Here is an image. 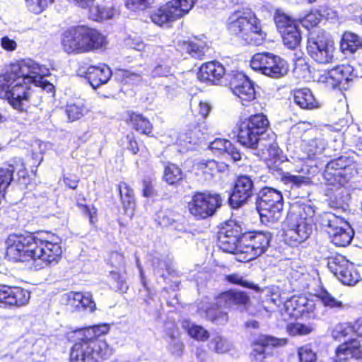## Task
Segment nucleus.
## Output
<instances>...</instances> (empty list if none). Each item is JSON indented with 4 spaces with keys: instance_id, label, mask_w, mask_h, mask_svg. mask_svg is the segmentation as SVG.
Listing matches in <instances>:
<instances>
[{
    "instance_id": "obj_1",
    "label": "nucleus",
    "mask_w": 362,
    "mask_h": 362,
    "mask_svg": "<svg viewBox=\"0 0 362 362\" xmlns=\"http://www.w3.org/2000/svg\"><path fill=\"white\" fill-rule=\"evenodd\" d=\"M45 71V67L30 59L11 64L8 71L0 76V98L6 99L16 110H25L32 86L41 81L39 75Z\"/></svg>"
},
{
    "instance_id": "obj_2",
    "label": "nucleus",
    "mask_w": 362,
    "mask_h": 362,
    "mask_svg": "<svg viewBox=\"0 0 362 362\" xmlns=\"http://www.w3.org/2000/svg\"><path fill=\"white\" fill-rule=\"evenodd\" d=\"M227 27L232 35L240 37L250 45H262L267 36L260 21L250 10L236 11L231 13Z\"/></svg>"
},
{
    "instance_id": "obj_3",
    "label": "nucleus",
    "mask_w": 362,
    "mask_h": 362,
    "mask_svg": "<svg viewBox=\"0 0 362 362\" xmlns=\"http://www.w3.org/2000/svg\"><path fill=\"white\" fill-rule=\"evenodd\" d=\"M105 37L95 30L85 26L73 27L64 31L61 44L68 54L85 53L101 48Z\"/></svg>"
},
{
    "instance_id": "obj_4",
    "label": "nucleus",
    "mask_w": 362,
    "mask_h": 362,
    "mask_svg": "<svg viewBox=\"0 0 362 362\" xmlns=\"http://www.w3.org/2000/svg\"><path fill=\"white\" fill-rule=\"evenodd\" d=\"M269 121L262 114L240 120L238 124V141L243 146L257 149L268 133Z\"/></svg>"
},
{
    "instance_id": "obj_5",
    "label": "nucleus",
    "mask_w": 362,
    "mask_h": 362,
    "mask_svg": "<svg viewBox=\"0 0 362 362\" xmlns=\"http://www.w3.org/2000/svg\"><path fill=\"white\" fill-rule=\"evenodd\" d=\"M112 354V349L103 339H87L76 341L71 349L70 362H103Z\"/></svg>"
},
{
    "instance_id": "obj_6",
    "label": "nucleus",
    "mask_w": 362,
    "mask_h": 362,
    "mask_svg": "<svg viewBox=\"0 0 362 362\" xmlns=\"http://www.w3.org/2000/svg\"><path fill=\"white\" fill-rule=\"evenodd\" d=\"M284 206L281 192L270 187L263 188L257 200V209L262 220L274 222L281 219Z\"/></svg>"
},
{
    "instance_id": "obj_7",
    "label": "nucleus",
    "mask_w": 362,
    "mask_h": 362,
    "mask_svg": "<svg viewBox=\"0 0 362 362\" xmlns=\"http://www.w3.org/2000/svg\"><path fill=\"white\" fill-rule=\"evenodd\" d=\"M250 66L255 71L272 78H282L288 71V64L286 60L269 52L255 54L250 60Z\"/></svg>"
},
{
    "instance_id": "obj_8",
    "label": "nucleus",
    "mask_w": 362,
    "mask_h": 362,
    "mask_svg": "<svg viewBox=\"0 0 362 362\" xmlns=\"http://www.w3.org/2000/svg\"><path fill=\"white\" fill-rule=\"evenodd\" d=\"M308 54L317 63L332 62L335 50L334 43L323 30L310 33L307 43Z\"/></svg>"
},
{
    "instance_id": "obj_9",
    "label": "nucleus",
    "mask_w": 362,
    "mask_h": 362,
    "mask_svg": "<svg viewBox=\"0 0 362 362\" xmlns=\"http://www.w3.org/2000/svg\"><path fill=\"white\" fill-rule=\"evenodd\" d=\"M272 239L269 232H250L242 235L240 242V250L245 255L240 261L252 260L267 250Z\"/></svg>"
},
{
    "instance_id": "obj_10",
    "label": "nucleus",
    "mask_w": 362,
    "mask_h": 362,
    "mask_svg": "<svg viewBox=\"0 0 362 362\" xmlns=\"http://www.w3.org/2000/svg\"><path fill=\"white\" fill-rule=\"evenodd\" d=\"M6 256L14 262H28L33 258L35 236L10 235L6 241Z\"/></svg>"
},
{
    "instance_id": "obj_11",
    "label": "nucleus",
    "mask_w": 362,
    "mask_h": 362,
    "mask_svg": "<svg viewBox=\"0 0 362 362\" xmlns=\"http://www.w3.org/2000/svg\"><path fill=\"white\" fill-rule=\"evenodd\" d=\"M322 224L327 227L331 242L337 246L345 247L350 244L354 230L344 218L332 213H327L322 218Z\"/></svg>"
},
{
    "instance_id": "obj_12",
    "label": "nucleus",
    "mask_w": 362,
    "mask_h": 362,
    "mask_svg": "<svg viewBox=\"0 0 362 362\" xmlns=\"http://www.w3.org/2000/svg\"><path fill=\"white\" fill-rule=\"evenodd\" d=\"M311 218L298 213H291L286 218L288 228L285 230V240L292 245L304 242L312 233Z\"/></svg>"
},
{
    "instance_id": "obj_13",
    "label": "nucleus",
    "mask_w": 362,
    "mask_h": 362,
    "mask_svg": "<svg viewBox=\"0 0 362 362\" xmlns=\"http://www.w3.org/2000/svg\"><path fill=\"white\" fill-rule=\"evenodd\" d=\"M346 157H339L329 162L324 172V177L327 185H345L356 173L354 165Z\"/></svg>"
},
{
    "instance_id": "obj_14",
    "label": "nucleus",
    "mask_w": 362,
    "mask_h": 362,
    "mask_svg": "<svg viewBox=\"0 0 362 362\" xmlns=\"http://www.w3.org/2000/svg\"><path fill=\"white\" fill-rule=\"evenodd\" d=\"M35 245L36 247L33 248V260L41 262L35 265L37 269L58 263L62 253L58 242L43 240L35 236Z\"/></svg>"
},
{
    "instance_id": "obj_15",
    "label": "nucleus",
    "mask_w": 362,
    "mask_h": 362,
    "mask_svg": "<svg viewBox=\"0 0 362 362\" xmlns=\"http://www.w3.org/2000/svg\"><path fill=\"white\" fill-rule=\"evenodd\" d=\"M221 205L218 194L206 192H197L188 203V209L192 215L197 218H206L212 216Z\"/></svg>"
},
{
    "instance_id": "obj_16",
    "label": "nucleus",
    "mask_w": 362,
    "mask_h": 362,
    "mask_svg": "<svg viewBox=\"0 0 362 362\" xmlns=\"http://www.w3.org/2000/svg\"><path fill=\"white\" fill-rule=\"evenodd\" d=\"M277 28L285 46L290 49L297 48L301 42V34L296 21L285 13L277 11L274 16Z\"/></svg>"
},
{
    "instance_id": "obj_17",
    "label": "nucleus",
    "mask_w": 362,
    "mask_h": 362,
    "mask_svg": "<svg viewBox=\"0 0 362 362\" xmlns=\"http://www.w3.org/2000/svg\"><path fill=\"white\" fill-rule=\"evenodd\" d=\"M226 85L243 105L255 98L256 93L252 81L243 73L232 71L226 75Z\"/></svg>"
},
{
    "instance_id": "obj_18",
    "label": "nucleus",
    "mask_w": 362,
    "mask_h": 362,
    "mask_svg": "<svg viewBox=\"0 0 362 362\" xmlns=\"http://www.w3.org/2000/svg\"><path fill=\"white\" fill-rule=\"evenodd\" d=\"M328 269L344 284L352 286L360 279L354 266L342 255L331 257L328 260Z\"/></svg>"
},
{
    "instance_id": "obj_19",
    "label": "nucleus",
    "mask_w": 362,
    "mask_h": 362,
    "mask_svg": "<svg viewBox=\"0 0 362 362\" xmlns=\"http://www.w3.org/2000/svg\"><path fill=\"white\" fill-rule=\"evenodd\" d=\"M242 235L240 226L233 222L228 223L226 227L219 233L218 238L219 247L226 252L243 255L240 250Z\"/></svg>"
},
{
    "instance_id": "obj_20",
    "label": "nucleus",
    "mask_w": 362,
    "mask_h": 362,
    "mask_svg": "<svg viewBox=\"0 0 362 362\" xmlns=\"http://www.w3.org/2000/svg\"><path fill=\"white\" fill-rule=\"evenodd\" d=\"M360 76H362L361 69H355L350 64H341L327 71L326 82L333 88L341 86L345 88V85L349 81Z\"/></svg>"
},
{
    "instance_id": "obj_21",
    "label": "nucleus",
    "mask_w": 362,
    "mask_h": 362,
    "mask_svg": "<svg viewBox=\"0 0 362 362\" xmlns=\"http://www.w3.org/2000/svg\"><path fill=\"white\" fill-rule=\"evenodd\" d=\"M254 185L251 178L247 175L239 176L229 197L230 205L233 208H239L245 204L253 194Z\"/></svg>"
},
{
    "instance_id": "obj_22",
    "label": "nucleus",
    "mask_w": 362,
    "mask_h": 362,
    "mask_svg": "<svg viewBox=\"0 0 362 362\" xmlns=\"http://www.w3.org/2000/svg\"><path fill=\"white\" fill-rule=\"evenodd\" d=\"M30 298V293L28 290L0 285V303L5 306H23L28 304Z\"/></svg>"
},
{
    "instance_id": "obj_23",
    "label": "nucleus",
    "mask_w": 362,
    "mask_h": 362,
    "mask_svg": "<svg viewBox=\"0 0 362 362\" xmlns=\"http://www.w3.org/2000/svg\"><path fill=\"white\" fill-rule=\"evenodd\" d=\"M62 300L73 312L86 310L93 312L95 310V303L89 293L70 291L62 296Z\"/></svg>"
},
{
    "instance_id": "obj_24",
    "label": "nucleus",
    "mask_w": 362,
    "mask_h": 362,
    "mask_svg": "<svg viewBox=\"0 0 362 362\" xmlns=\"http://www.w3.org/2000/svg\"><path fill=\"white\" fill-rule=\"evenodd\" d=\"M217 303L220 306L227 308L233 305L243 306L245 310H248L250 306V297L245 293L236 290L222 293L218 297Z\"/></svg>"
},
{
    "instance_id": "obj_25",
    "label": "nucleus",
    "mask_w": 362,
    "mask_h": 362,
    "mask_svg": "<svg viewBox=\"0 0 362 362\" xmlns=\"http://www.w3.org/2000/svg\"><path fill=\"white\" fill-rule=\"evenodd\" d=\"M224 66L218 62H209L203 64L197 73V78L204 82L219 81L223 76H226Z\"/></svg>"
},
{
    "instance_id": "obj_26",
    "label": "nucleus",
    "mask_w": 362,
    "mask_h": 362,
    "mask_svg": "<svg viewBox=\"0 0 362 362\" xmlns=\"http://www.w3.org/2000/svg\"><path fill=\"white\" fill-rule=\"evenodd\" d=\"M86 74L90 86L95 89L110 80L112 71L107 65L101 64L99 66H89Z\"/></svg>"
},
{
    "instance_id": "obj_27",
    "label": "nucleus",
    "mask_w": 362,
    "mask_h": 362,
    "mask_svg": "<svg viewBox=\"0 0 362 362\" xmlns=\"http://www.w3.org/2000/svg\"><path fill=\"white\" fill-rule=\"evenodd\" d=\"M287 344V339L285 338H276L269 335L261 334L255 339L252 343V351L251 355L257 356H263L265 353L266 347H280Z\"/></svg>"
},
{
    "instance_id": "obj_28",
    "label": "nucleus",
    "mask_w": 362,
    "mask_h": 362,
    "mask_svg": "<svg viewBox=\"0 0 362 362\" xmlns=\"http://www.w3.org/2000/svg\"><path fill=\"white\" fill-rule=\"evenodd\" d=\"M337 362H343L349 357L362 359V346L356 340L339 345L336 351Z\"/></svg>"
},
{
    "instance_id": "obj_29",
    "label": "nucleus",
    "mask_w": 362,
    "mask_h": 362,
    "mask_svg": "<svg viewBox=\"0 0 362 362\" xmlns=\"http://www.w3.org/2000/svg\"><path fill=\"white\" fill-rule=\"evenodd\" d=\"M293 98L295 103L302 109L313 110L320 107L319 102L308 88L295 90Z\"/></svg>"
},
{
    "instance_id": "obj_30",
    "label": "nucleus",
    "mask_w": 362,
    "mask_h": 362,
    "mask_svg": "<svg viewBox=\"0 0 362 362\" xmlns=\"http://www.w3.org/2000/svg\"><path fill=\"white\" fill-rule=\"evenodd\" d=\"M176 12L177 13L178 11H175L172 4L168 2L154 11L151 14V18L155 24L161 26L167 22L173 21L179 18Z\"/></svg>"
},
{
    "instance_id": "obj_31",
    "label": "nucleus",
    "mask_w": 362,
    "mask_h": 362,
    "mask_svg": "<svg viewBox=\"0 0 362 362\" xmlns=\"http://www.w3.org/2000/svg\"><path fill=\"white\" fill-rule=\"evenodd\" d=\"M118 190L124 213L131 218L135 208L134 192L126 182H120Z\"/></svg>"
},
{
    "instance_id": "obj_32",
    "label": "nucleus",
    "mask_w": 362,
    "mask_h": 362,
    "mask_svg": "<svg viewBox=\"0 0 362 362\" xmlns=\"http://www.w3.org/2000/svg\"><path fill=\"white\" fill-rule=\"evenodd\" d=\"M326 147V141L322 138H315L304 143L301 146L303 152L305 154L302 158L313 159L316 156L323 153Z\"/></svg>"
},
{
    "instance_id": "obj_33",
    "label": "nucleus",
    "mask_w": 362,
    "mask_h": 362,
    "mask_svg": "<svg viewBox=\"0 0 362 362\" xmlns=\"http://www.w3.org/2000/svg\"><path fill=\"white\" fill-rule=\"evenodd\" d=\"M306 303V298L292 297L286 300L284 304L285 313L290 317L293 318L303 317H304V307Z\"/></svg>"
},
{
    "instance_id": "obj_34",
    "label": "nucleus",
    "mask_w": 362,
    "mask_h": 362,
    "mask_svg": "<svg viewBox=\"0 0 362 362\" xmlns=\"http://www.w3.org/2000/svg\"><path fill=\"white\" fill-rule=\"evenodd\" d=\"M119 14V11L113 6H93L90 8V18L93 21H103L115 18Z\"/></svg>"
},
{
    "instance_id": "obj_35",
    "label": "nucleus",
    "mask_w": 362,
    "mask_h": 362,
    "mask_svg": "<svg viewBox=\"0 0 362 362\" xmlns=\"http://www.w3.org/2000/svg\"><path fill=\"white\" fill-rule=\"evenodd\" d=\"M362 47V38L355 33L345 32L341 41V48L344 52H356Z\"/></svg>"
},
{
    "instance_id": "obj_36",
    "label": "nucleus",
    "mask_w": 362,
    "mask_h": 362,
    "mask_svg": "<svg viewBox=\"0 0 362 362\" xmlns=\"http://www.w3.org/2000/svg\"><path fill=\"white\" fill-rule=\"evenodd\" d=\"M182 327L192 338L197 340L205 341L209 337L208 331L202 326L195 325L189 320H185L182 321Z\"/></svg>"
},
{
    "instance_id": "obj_37",
    "label": "nucleus",
    "mask_w": 362,
    "mask_h": 362,
    "mask_svg": "<svg viewBox=\"0 0 362 362\" xmlns=\"http://www.w3.org/2000/svg\"><path fill=\"white\" fill-rule=\"evenodd\" d=\"M184 46L187 52L194 58L202 59L208 51L209 47L205 42L196 40L185 42Z\"/></svg>"
},
{
    "instance_id": "obj_38",
    "label": "nucleus",
    "mask_w": 362,
    "mask_h": 362,
    "mask_svg": "<svg viewBox=\"0 0 362 362\" xmlns=\"http://www.w3.org/2000/svg\"><path fill=\"white\" fill-rule=\"evenodd\" d=\"M130 121L136 131L146 135H149L151 133L152 124L143 115L132 113L130 116Z\"/></svg>"
},
{
    "instance_id": "obj_39",
    "label": "nucleus",
    "mask_w": 362,
    "mask_h": 362,
    "mask_svg": "<svg viewBox=\"0 0 362 362\" xmlns=\"http://www.w3.org/2000/svg\"><path fill=\"white\" fill-rule=\"evenodd\" d=\"M163 178L169 185H175L182 179V170L176 165L169 163L165 167Z\"/></svg>"
},
{
    "instance_id": "obj_40",
    "label": "nucleus",
    "mask_w": 362,
    "mask_h": 362,
    "mask_svg": "<svg viewBox=\"0 0 362 362\" xmlns=\"http://www.w3.org/2000/svg\"><path fill=\"white\" fill-rule=\"evenodd\" d=\"M356 322L354 325L350 322L339 323L332 330V336L334 339H339L356 333Z\"/></svg>"
},
{
    "instance_id": "obj_41",
    "label": "nucleus",
    "mask_w": 362,
    "mask_h": 362,
    "mask_svg": "<svg viewBox=\"0 0 362 362\" xmlns=\"http://www.w3.org/2000/svg\"><path fill=\"white\" fill-rule=\"evenodd\" d=\"M317 296L325 307L333 309H344L346 307L341 300L336 298L327 291H322Z\"/></svg>"
},
{
    "instance_id": "obj_42",
    "label": "nucleus",
    "mask_w": 362,
    "mask_h": 362,
    "mask_svg": "<svg viewBox=\"0 0 362 362\" xmlns=\"http://www.w3.org/2000/svg\"><path fill=\"white\" fill-rule=\"evenodd\" d=\"M211 349L218 354L226 353L233 348V344L220 335L214 337L210 341Z\"/></svg>"
},
{
    "instance_id": "obj_43",
    "label": "nucleus",
    "mask_w": 362,
    "mask_h": 362,
    "mask_svg": "<svg viewBox=\"0 0 362 362\" xmlns=\"http://www.w3.org/2000/svg\"><path fill=\"white\" fill-rule=\"evenodd\" d=\"M266 136L269 138V141L266 142L265 139H264L262 143L259 144V147H260L262 151L267 150L269 154L273 158L279 156L281 150L279 149L277 143L275 142L274 134L272 132H268Z\"/></svg>"
},
{
    "instance_id": "obj_44",
    "label": "nucleus",
    "mask_w": 362,
    "mask_h": 362,
    "mask_svg": "<svg viewBox=\"0 0 362 362\" xmlns=\"http://www.w3.org/2000/svg\"><path fill=\"white\" fill-rule=\"evenodd\" d=\"M197 0H172L169 1L175 11H177L178 18L182 17L193 7Z\"/></svg>"
},
{
    "instance_id": "obj_45",
    "label": "nucleus",
    "mask_w": 362,
    "mask_h": 362,
    "mask_svg": "<svg viewBox=\"0 0 362 362\" xmlns=\"http://www.w3.org/2000/svg\"><path fill=\"white\" fill-rule=\"evenodd\" d=\"M347 201L348 194L346 190L339 189L336 193L334 199H331L330 205L332 207L346 211L349 208Z\"/></svg>"
},
{
    "instance_id": "obj_46",
    "label": "nucleus",
    "mask_w": 362,
    "mask_h": 362,
    "mask_svg": "<svg viewBox=\"0 0 362 362\" xmlns=\"http://www.w3.org/2000/svg\"><path fill=\"white\" fill-rule=\"evenodd\" d=\"M109 325L107 324L98 325L88 327L84 332V338L90 339H100L99 337L107 333Z\"/></svg>"
},
{
    "instance_id": "obj_47",
    "label": "nucleus",
    "mask_w": 362,
    "mask_h": 362,
    "mask_svg": "<svg viewBox=\"0 0 362 362\" xmlns=\"http://www.w3.org/2000/svg\"><path fill=\"white\" fill-rule=\"evenodd\" d=\"M287 330L292 336L307 335L314 330V327L311 325H304L297 322L288 325Z\"/></svg>"
},
{
    "instance_id": "obj_48",
    "label": "nucleus",
    "mask_w": 362,
    "mask_h": 362,
    "mask_svg": "<svg viewBox=\"0 0 362 362\" xmlns=\"http://www.w3.org/2000/svg\"><path fill=\"white\" fill-rule=\"evenodd\" d=\"M322 19V15L317 11H311L304 18H301L300 23L305 28L309 29L316 26Z\"/></svg>"
},
{
    "instance_id": "obj_49",
    "label": "nucleus",
    "mask_w": 362,
    "mask_h": 362,
    "mask_svg": "<svg viewBox=\"0 0 362 362\" xmlns=\"http://www.w3.org/2000/svg\"><path fill=\"white\" fill-rule=\"evenodd\" d=\"M52 2L53 0H26V5L31 12L40 13Z\"/></svg>"
},
{
    "instance_id": "obj_50",
    "label": "nucleus",
    "mask_w": 362,
    "mask_h": 362,
    "mask_svg": "<svg viewBox=\"0 0 362 362\" xmlns=\"http://www.w3.org/2000/svg\"><path fill=\"white\" fill-rule=\"evenodd\" d=\"M110 279L116 284L115 288L117 291L124 293L128 289V286L125 281L124 277L118 272L111 271L110 272Z\"/></svg>"
},
{
    "instance_id": "obj_51",
    "label": "nucleus",
    "mask_w": 362,
    "mask_h": 362,
    "mask_svg": "<svg viewBox=\"0 0 362 362\" xmlns=\"http://www.w3.org/2000/svg\"><path fill=\"white\" fill-rule=\"evenodd\" d=\"M117 75L122 77V79L124 83H135L141 82L142 80L141 74L134 73L128 70H119Z\"/></svg>"
},
{
    "instance_id": "obj_52",
    "label": "nucleus",
    "mask_w": 362,
    "mask_h": 362,
    "mask_svg": "<svg viewBox=\"0 0 362 362\" xmlns=\"http://www.w3.org/2000/svg\"><path fill=\"white\" fill-rule=\"evenodd\" d=\"M298 356L301 362H314L316 360V354L310 346L305 345L298 349Z\"/></svg>"
},
{
    "instance_id": "obj_53",
    "label": "nucleus",
    "mask_w": 362,
    "mask_h": 362,
    "mask_svg": "<svg viewBox=\"0 0 362 362\" xmlns=\"http://www.w3.org/2000/svg\"><path fill=\"white\" fill-rule=\"evenodd\" d=\"M66 112L69 119L74 121L78 119L83 115V107L79 104H69L66 106Z\"/></svg>"
},
{
    "instance_id": "obj_54",
    "label": "nucleus",
    "mask_w": 362,
    "mask_h": 362,
    "mask_svg": "<svg viewBox=\"0 0 362 362\" xmlns=\"http://www.w3.org/2000/svg\"><path fill=\"white\" fill-rule=\"evenodd\" d=\"M86 199L82 194H78L76 202L77 205L78 207H80L82 211L89 216L90 222L93 223V218L95 217L97 214V209L92 206L91 208L88 206L87 205L84 204L83 202H85Z\"/></svg>"
},
{
    "instance_id": "obj_55",
    "label": "nucleus",
    "mask_w": 362,
    "mask_h": 362,
    "mask_svg": "<svg viewBox=\"0 0 362 362\" xmlns=\"http://www.w3.org/2000/svg\"><path fill=\"white\" fill-rule=\"evenodd\" d=\"M230 144L231 142L227 139H216L210 144L209 148L213 151H216L217 152L222 153H226L228 148H230Z\"/></svg>"
},
{
    "instance_id": "obj_56",
    "label": "nucleus",
    "mask_w": 362,
    "mask_h": 362,
    "mask_svg": "<svg viewBox=\"0 0 362 362\" xmlns=\"http://www.w3.org/2000/svg\"><path fill=\"white\" fill-rule=\"evenodd\" d=\"M284 179L286 183H291L296 187H299L303 185H307L310 182L309 178L306 177L291 175L289 173L285 175Z\"/></svg>"
},
{
    "instance_id": "obj_57",
    "label": "nucleus",
    "mask_w": 362,
    "mask_h": 362,
    "mask_svg": "<svg viewBox=\"0 0 362 362\" xmlns=\"http://www.w3.org/2000/svg\"><path fill=\"white\" fill-rule=\"evenodd\" d=\"M110 262L112 267L119 270H124L125 268L124 257L122 254L114 252L110 257Z\"/></svg>"
},
{
    "instance_id": "obj_58",
    "label": "nucleus",
    "mask_w": 362,
    "mask_h": 362,
    "mask_svg": "<svg viewBox=\"0 0 362 362\" xmlns=\"http://www.w3.org/2000/svg\"><path fill=\"white\" fill-rule=\"evenodd\" d=\"M184 349V345L182 342L174 337L173 336L170 337V341L168 345V350L171 352L172 354L175 356H181Z\"/></svg>"
},
{
    "instance_id": "obj_59",
    "label": "nucleus",
    "mask_w": 362,
    "mask_h": 362,
    "mask_svg": "<svg viewBox=\"0 0 362 362\" xmlns=\"http://www.w3.org/2000/svg\"><path fill=\"white\" fill-rule=\"evenodd\" d=\"M208 317L212 322L216 324H225L228 321V315L221 310H217L214 313L213 310H209L207 313Z\"/></svg>"
},
{
    "instance_id": "obj_60",
    "label": "nucleus",
    "mask_w": 362,
    "mask_h": 362,
    "mask_svg": "<svg viewBox=\"0 0 362 362\" xmlns=\"http://www.w3.org/2000/svg\"><path fill=\"white\" fill-rule=\"evenodd\" d=\"M171 73L170 68L165 64H158L151 71V76L152 78L165 77Z\"/></svg>"
},
{
    "instance_id": "obj_61",
    "label": "nucleus",
    "mask_w": 362,
    "mask_h": 362,
    "mask_svg": "<svg viewBox=\"0 0 362 362\" xmlns=\"http://www.w3.org/2000/svg\"><path fill=\"white\" fill-rule=\"evenodd\" d=\"M227 280L233 284H238L244 287L247 288H255V286H253L252 283L248 282L245 280L242 276L238 274H233L227 276Z\"/></svg>"
},
{
    "instance_id": "obj_62",
    "label": "nucleus",
    "mask_w": 362,
    "mask_h": 362,
    "mask_svg": "<svg viewBox=\"0 0 362 362\" xmlns=\"http://www.w3.org/2000/svg\"><path fill=\"white\" fill-rule=\"evenodd\" d=\"M159 224L163 227H168L173 225L175 219L174 215L170 211L160 213L158 216Z\"/></svg>"
},
{
    "instance_id": "obj_63",
    "label": "nucleus",
    "mask_w": 362,
    "mask_h": 362,
    "mask_svg": "<svg viewBox=\"0 0 362 362\" xmlns=\"http://www.w3.org/2000/svg\"><path fill=\"white\" fill-rule=\"evenodd\" d=\"M304 307V317L310 318L313 315V313L315 309V303L313 300L306 298V303L303 305Z\"/></svg>"
},
{
    "instance_id": "obj_64",
    "label": "nucleus",
    "mask_w": 362,
    "mask_h": 362,
    "mask_svg": "<svg viewBox=\"0 0 362 362\" xmlns=\"http://www.w3.org/2000/svg\"><path fill=\"white\" fill-rule=\"evenodd\" d=\"M127 45L136 50L141 51L144 48V44L140 38H129L127 42Z\"/></svg>"
}]
</instances>
